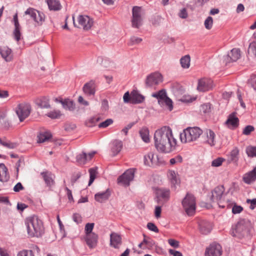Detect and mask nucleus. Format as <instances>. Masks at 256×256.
Returning a JSON list of instances; mask_svg holds the SVG:
<instances>
[{
    "label": "nucleus",
    "mask_w": 256,
    "mask_h": 256,
    "mask_svg": "<svg viewBox=\"0 0 256 256\" xmlns=\"http://www.w3.org/2000/svg\"><path fill=\"white\" fill-rule=\"evenodd\" d=\"M139 133L144 142H150L149 130L148 128H142L140 130Z\"/></svg>",
    "instance_id": "obj_39"
},
{
    "label": "nucleus",
    "mask_w": 256,
    "mask_h": 256,
    "mask_svg": "<svg viewBox=\"0 0 256 256\" xmlns=\"http://www.w3.org/2000/svg\"><path fill=\"white\" fill-rule=\"evenodd\" d=\"M170 190L166 188H158L156 191V200L158 203L163 204L166 202L170 198Z\"/></svg>",
    "instance_id": "obj_12"
},
{
    "label": "nucleus",
    "mask_w": 256,
    "mask_h": 256,
    "mask_svg": "<svg viewBox=\"0 0 256 256\" xmlns=\"http://www.w3.org/2000/svg\"><path fill=\"white\" fill-rule=\"evenodd\" d=\"M98 240V236L95 233L86 235L85 237L86 243L90 248H95L97 245Z\"/></svg>",
    "instance_id": "obj_24"
},
{
    "label": "nucleus",
    "mask_w": 256,
    "mask_h": 256,
    "mask_svg": "<svg viewBox=\"0 0 256 256\" xmlns=\"http://www.w3.org/2000/svg\"><path fill=\"white\" fill-rule=\"evenodd\" d=\"M89 172L90 174V178L88 182V186H90L96 178L97 174V168H90L89 170Z\"/></svg>",
    "instance_id": "obj_44"
},
{
    "label": "nucleus",
    "mask_w": 256,
    "mask_h": 256,
    "mask_svg": "<svg viewBox=\"0 0 256 256\" xmlns=\"http://www.w3.org/2000/svg\"><path fill=\"white\" fill-rule=\"evenodd\" d=\"M36 104L42 108H50L49 104V99L46 96L38 98L35 100Z\"/></svg>",
    "instance_id": "obj_31"
},
{
    "label": "nucleus",
    "mask_w": 256,
    "mask_h": 256,
    "mask_svg": "<svg viewBox=\"0 0 256 256\" xmlns=\"http://www.w3.org/2000/svg\"><path fill=\"white\" fill-rule=\"evenodd\" d=\"M152 96L154 98H156L158 100L159 103H162V101L168 97L166 91L164 89L161 90L158 92L153 94Z\"/></svg>",
    "instance_id": "obj_38"
},
{
    "label": "nucleus",
    "mask_w": 256,
    "mask_h": 256,
    "mask_svg": "<svg viewBox=\"0 0 256 256\" xmlns=\"http://www.w3.org/2000/svg\"><path fill=\"white\" fill-rule=\"evenodd\" d=\"M242 178L244 182L247 184H250L255 181L256 180V167L254 168L252 170L245 174Z\"/></svg>",
    "instance_id": "obj_28"
},
{
    "label": "nucleus",
    "mask_w": 256,
    "mask_h": 256,
    "mask_svg": "<svg viewBox=\"0 0 256 256\" xmlns=\"http://www.w3.org/2000/svg\"><path fill=\"white\" fill-rule=\"evenodd\" d=\"M123 99L125 102L136 104L142 102L144 100V97L140 94L138 91L134 90L130 94L128 92H126L124 95Z\"/></svg>",
    "instance_id": "obj_8"
},
{
    "label": "nucleus",
    "mask_w": 256,
    "mask_h": 256,
    "mask_svg": "<svg viewBox=\"0 0 256 256\" xmlns=\"http://www.w3.org/2000/svg\"><path fill=\"white\" fill-rule=\"evenodd\" d=\"M65 190L66 191V195L68 198V203L72 204L74 202V200L72 197V193L70 190L68 188H65Z\"/></svg>",
    "instance_id": "obj_58"
},
{
    "label": "nucleus",
    "mask_w": 256,
    "mask_h": 256,
    "mask_svg": "<svg viewBox=\"0 0 256 256\" xmlns=\"http://www.w3.org/2000/svg\"><path fill=\"white\" fill-rule=\"evenodd\" d=\"M78 25L76 26L75 22L74 24L76 26L82 28L84 30H88L92 26L94 20L87 15H79L77 18Z\"/></svg>",
    "instance_id": "obj_7"
},
{
    "label": "nucleus",
    "mask_w": 256,
    "mask_h": 256,
    "mask_svg": "<svg viewBox=\"0 0 256 256\" xmlns=\"http://www.w3.org/2000/svg\"><path fill=\"white\" fill-rule=\"evenodd\" d=\"M182 158L180 156H178L174 158H171L170 160V162L172 165H174L176 164L182 162Z\"/></svg>",
    "instance_id": "obj_59"
},
{
    "label": "nucleus",
    "mask_w": 256,
    "mask_h": 256,
    "mask_svg": "<svg viewBox=\"0 0 256 256\" xmlns=\"http://www.w3.org/2000/svg\"><path fill=\"white\" fill-rule=\"evenodd\" d=\"M162 81V75L158 72H156L147 76L145 84L147 87H152L158 84Z\"/></svg>",
    "instance_id": "obj_11"
},
{
    "label": "nucleus",
    "mask_w": 256,
    "mask_h": 256,
    "mask_svg": "<svg viewBox=\"0 0 256 256\" xmlns=\"http://www.w3.org/2000/svg\"><path fill=\"white\" fill-rule=\"evenodd\" d=\"M134 178V170L129 169L126 171L122 176L118 178V183L122 186H128Z\"/></svg>",
    "instance_id": "obj_10"
},
{
    "label": "nucleus",
    "mask_w": 256,
    "mask_h": 256,
    "mask_svg": "<svg viewBox=\"0 0 256 256\" xmlns=\"http://www.w3.org/2000/svg\"><path fill=\"white\" fill-rule=\"evenodd\" d=\"M240 56V51L238 48H233L227 56L226 62H236Z\"/></svg>",
    "instance_id": "obj_26"
},
{
    "label": "nucleus",
    "mask_w": 256,
    "mask_h": 256,
    "mask_svg": "<svg viewBox=\"0 0 256 256\" xmlns=\"http://www.w3.org/2000/svg\"><path fill=\"white\" fill-rule=\"evenodd\" d=\"M190 58L189 55L182 56L180 60L181 66L184 68H188L190 66Z\"/></svg>",
    "instance_id": "obj_41"
},
{
    "label": "nucleus",
    "mask_w": 256,
    "mask_h": 256,
    "mask_svg": "<svg viewBox=\"0 0 256 256\" xmlns=\"http://www.w3.org/2000/svg\"><path fill=\"white\" fill-rule=\"evenodd\" d=\"M254 130V128L252 126H247L243 130L242 134L244 135H249Z\"/></svg>",
    "instance_id": "obj_57"
},
{
    "label": "nucleus",
    "mask_w": 256,
    "mask_h": 256,
    "mask_svg": "<svg viewBox=\"0 0 256 256\" xmlns=\"http://www.w3.org/2000/svg\"><path fill=\"white\" fill-rule=\"evenodd\" d=\"M0 54L6 61L10 62L12 60L13 56L12 50L8 46L0 47Z\"/></svg>",
    "instance_id": "obj_29"
},
{
    "label": "nucleus",
    "mask_w": 256,
    "mask_h": 256,
    "mask_svg": "<svg viewBox=\"0 0 256 256\" xmlns=\"http://www.w3.org/2000/svg\"><path fill=\"white\" fill-rule=\"evenodd\" d=\"M204 25L206 29L210 30L213 25V19L211 16H208L204 20Z\"/></svg>",
    "instance_id": "obj_51"
},
{
    "label": "nucleus",
    "mask_w": 256,
    "mask_h": 256,
    "mask_svg": "<svg viewBox=\"0 0 256 256\" xmlns=\"http://www.w3.org/2000/svg\"><path fill=\"white\" fill-rule=\"evenodd\" d=\"M52 134L49 130L44 128H40L37 134V142L43 143L52 138Z\"/></svg>",
    "instance_id": "obj_16"
},
{
    "label": "nucleus",
    "mask_w": 256,
    "mask_h": 256,
    "mask_svg": "<svg viewBox=\"0 0 256 256\" xmlns=\"http://www.w3.org/2000/svg\"><path fill=\"white\" fill-rule=\"evenodd\" d=\"M110 192L108 189L104 192L96 193L94 196V198L98 202H103L106 200L110 196Z\"/></svg>",
    "instance_id": "obj_32"
},
{
    "label": "nucleus",
    "mask_w": 256,
    "mask_h": 256,
    "mask_svg": "<svg viewBox=\"0 0 256 256\" xmlns=\"http://www.w3.org/2000/svg\"><path fill=\"white\" fill-rule=\"evenodd\" d=\"M0 144L1 145L3 146H5L10 149L15 148L18 146V144L16 143L4 141L1 138H0Z\"/></svg>",
    "instance_id": "obj_43"
},
{
    "label": "nucleus",
    "mask_w": 256,
    "mask_h": 256,
    "mask_svg": "<svg viewBox=\"0 0 256 256\" xmlns=\"http://www.w3.org/2000/svg\"><path fill=\"white\" fill-rule=\"evenodd\" d=\"M17 256H34L32 250H22L18 252Z\"/></svg>",
    "instance_id": "obj_55"
},
{
    "label": "nucleus",
    "mask_w": 256,
    "mask_h": 256,
    "mask_svg": "<svg viewBox=\"0 0 256 256\" xmlns=\"http://www.w3.org/2000/svg\"><path fill=\"white\" fill-rule=\"evenodd\" d=\"M12 21L14 26V29L12 33L14 38L16 41L19 42L21 39L22 33L20 32L21 27L18 22L17 13L14 16Z\"/></svg>",
    "instance_id": "obj_17"
},
{
    "label": "nucleus",
    "mask_w": 256,
    "mask_h": 256,
    "mask_svg": "<svg viewBox=\"0 0 256 256\" xmlns=\"http://www.w3.org/2000/svg\"><path fill=\"white\" fill-rule=\"evenodd\" d=\"M206 138V142L211 146L216 144V138L215 132L211 129H206L204 132Z\"/></svg>",
    "instance_id": "obj_20"
},
{
    "label": "nucleus",
    "mask_w": 256,
    "mask_h": 256,
    "mask_svg": "<svg viewBox=\"0 0 256 256\" xmlns=\"http://www.w3.org/2000/svg\"><path fill=\"white\" fill-rule=\"evenodd\" d=\"M95 152H92L88 154L82 152L76 156V161L80 164H84L88 161L90 160L95 154Z\"/></svg>",
    "instance_id": "obj_23"
},
{
    "label": "nucleus",
    "mask_w": 256,
    "mask_h": 256,
    "mask_svg": "<svg viewBox=\"0 0 256 256\" xmlns=\"http://www.w3.org/2000/svg\"><path fill=\"white\" fill-rule=\"evenodd\" d=\"M32 107L30 104L26 102L19 104L16 108V112H30Z\"/></svg>",
    "instance_id": "obj_36"
},
{
    "label": "nucleus",
    "mask_w": 256,
    "mask_h": 256,
    "mask_svg": "<svg viewBox=\"0 0 256 256\" xmlns=\"http://www.w3.org/2000/svg\"><path fill=\"white\" fill-rule=\"evenodd\" d=\"M122 244V238L118 234L112 232L110 235V244L116 248H119Z\"/></svg>",
    "instance_id": "obj_25"
},
{
    "label": "nucleus",
    "mask_w": 256,
    "mask_h": 256,
    "mask_svg": "<svg viewBox=\"0 0 256 256\" xmlns=\"http://www.w3.org/2000/svg\"><path fill=\"white\" fill-rule=\"evenodd\" d=\"M122 148V142L119 140H114L112 143V152L114 156L118 154Z\"/></svg>",
    "instance_id": "obj_35"
},
{
    "label": "nucleus",
    "mask_w": 256,
    "mask_h": 256,
    "mask_svg": "<svg viewBox=\"0 0 256 256\" xmlns=\"http://www.w3.org/2000/svg\"><path fill=\"white\" fill-rule=\"evenodd\" d=\"M144 242H145L146 248L152 249L155 245L154 240L150 238H144Z\"/></svg>",
    "instance_id": "obj_49"
},
{
    "label": "nucleus",
    "mask_w": 256,
    "mask_h": 256,
    "mask_svg": "<svg viewBox=\"0 0 256 256\" xmlns=\"http://www.w3.org/2000/svg\"><path fill=\"white\" fill-rule=\"evenodd\" d=\"M240 156V149L237 146H234L227 154V162L228 164L233 163L237 164Z\"/></svg>",
    "instance_id": "obj_18"
},
{
    "label": "nucleus",
    "mask_w": 256,
    "mask_h": 256,
    "mask_svg": "<svg viewBox=\"0 0 256 256\" xmlns=\"http://www.w3.org/2000/svg\"><path fill=\"white\" fill-rule=\"evenodd\" d=\"M100 120V117L98 115L89 116L86 119L84 125L87 127L94 126Z\"/></svg>",
    "instance_id": "obj_33"
},
{
    "label": "nucleus",
    "mask_w": 256,
    "mask_h": 256,
    "mask_svg": "<svg viewBox=\"0 0 256 256\" xmlns=\"http://www.w3.org/2000/svg\"><path fill=\"white\" fill-rule=\"evenodd\" d=\"M142 40V38L134 36H132L130 38V42L128 43L129 46H132L136 44H138Z\"/></svg>",
    "instance_id": "obj_52"
},
{
    "label": "nucleus",
    "mask_w": 256,
    "mask_h": 256,
    "mask_svg": "<svg viewBox=\"0 0 256 256\" xmlns=\"http://www.w3.org/2000/svg\"><path fill=\"white\" fill-rule=\"evenodd\" d=\"M45 18L44 14L38 11V14L36 16V18L34 19V20L38 24V25H41L43 22H44Z\"/></svg>",
    "instance_id": "obj_48"
},
{
    "label": "nucleus",
    "mask_w": 256,
    "mask_h": 256,
    "mask_svg": "<svg viewBox=\"0 0 256 256\" xmlns=\"http://www.w3.org/2000/svg\"><path fill=\"white\" fill-rule=\"evenodd\" d=\"M94 223H88L86 224L84 228L86 236L90 234H94V232H92L94 228Z\"/></svg>",
    "instance_id": "obj_50"
},
{
    "label": "nucleus",
    "mask_w": 256,
    "mask_h": 256,
    "mask_svg": "<svg viewBox=\"0 0 256 256\" xmlns=\"http://www.w3.org/2000/svg\"><path fill=\"white\" fill-rule=\"evenodd\" d=\"M248 222L244 220H240L232 228V234L239 238L244 236L248 232Z\"/></svg>",
    "instance_id": "obj_6"
},
{
    "label": "nucleus",
    "mask_w": 256,
    "mask_h": 256,
    "mask_svg": "<svg viewBox=\"0 0 256 256\" xmlns=\"http://www.w3.org/2000/svg\"><path fill=\"white\" fill-rule=\"evenodd\" d=\"M10 178L8 170L4 164H0V181L6 182Z\"/></svg>",
    "instance_id": "obj_30"
},
{
    "label": "nucleus",
    "mask_w": 256,
    "mask_h": 256,
    "mask_svg": "<svg viewBox=\"0 0 256 256\" xmlns=\"http://www.w3.org/2000/svg\"><path fill=\"white\" fill-rule=\"evenodd\" d=\"M248 51L251 52L256 56V41L250 43Z\"/></svg>",
    "instance_id": "obj_63"
},
{
    "label": "nucleus",
    "mask_w": 256,
    "mask_h": 256,
    "mask_svg": "<svg viewBox=\"0 0 256 256\" xmlns=\"http://www.w3.org/2000/svg\"><path fill=\"white\" fill-rule=\"evenodd\" d=\"M213 110L212 104L210 103H206L201 105L200 110L202 112H210Z\"/></svg>",
    "instance_id": "obj_47"
},
{
    "label": "nucleus",
    "mask_w": 256,
    "mask_h": 256,
    "mask_svg": "<svg viewBox=\"0 0 256 256\" xmlns=\"http://www.w3.org/2000/svg\"><path fill=\"white\" fill-rule=\"evenodd\" d=\"M142 8L134 6L132 10V25L133 28H139L142 25Z\"/></svg>",
    "instance_id": "obj_9"
},
{
    "label": "nucleus",
    "mask_w": 256,
    "mask_h": 256,
    "mask_svg": "<svg viewBox=\"0 0 256 256\" xmlns=\"http://www.w3.org/2000/svg\"><path fill=\"white\" fill-rule=\"evenodd\" d=\"M164 102L166 106L167 107L168 109L170 111H172L173 109V102L172 100L167 97L165 100L162 101V102Z\"/></svg>",
    "instance_id": "obj_53"
},
{
    "label": "nucleus",
    "mask_w": 256,
    "mask_h": 256,
    "mask_svg": "<svg viewBox=\"0 0 256 256\" xmlns=\"http://www.w3.org/2000/svg\"><path fill=\"white\" fill-rule=\"evenodd\" d=\"M182 205L188 216H192L194 214L196 201L193 194L188 193L182 201Z\"/></svg>",
    "instance_id": "obj_5"
},
{
    "label": "nucleus",
    "mask_w": 256,
    "mask_h": 256,
    "mask_svg": "<svg viewBox=\"0 0 256 256\" xmlns=\"http://www.w3.org/2000/svg\"><path fill=\"white\" fill-rule=\"evenodd\" d=\"M167 176L172 186H175L180 184V180L178 174L175 171L169 170L167 173Z\"/></svg>",
    "instance_id": "obj_27"
},
{
    "label": "nucleus",
    "mask_w": 256,
    "mask_h": 256,
    "mask_svg": "<svg viewBox=\"0 0 256 256\" xmlns=\"http://www.w3.org/2000/svg\"><path fill=\"white\" fill-rule=\"evenodd\" d=\"M48 8L51 10L56 11L62 8V6L58 0H46Z\"/></svg>",
    "instance_id": "obj_34"
},
{
    "label": "nucleus",
    "mask_w": 256,
    "mask_h": 256,
    "mask_svg": "<svg viewBox=\"0 0 256 256\" xmlns=\"http://www.w3.org/2000/svg\"><path fill=\"white\" fill-rule=\"evenodd\" d=\"M43 178L48 186H51L54 182L52 174L48 172H43L41 173Z\"/></svg>",
    "instance_id": "obj_40"
},
{
    "label": "nucleus",
    "mask_w": 256,
    "mask_h": 256,
    "mask_svg": "<svg viewBox=\"0 0 256 256\" xmlns=\"http://www.w3.org/2000/svg\"><path fill=\"white\" fill-rule=\"evenodd\" d=\"M243 210L242 206H238L236 204H234V205L232 208V212L234 214H238L241 212Z\"/></svg>",
    "instance_id": "obj_60"
},
{
    "label": "nucleus",
    "mask_w": 256,
    "mask_h": 256,
    "mask_svg": "<svg viewBox=\"0 0 256 256\" xmlns=\"http://www.w3.org/2000/svg\"><path fill=\"white\" fill-rule=\"evenodd\" d=\"M144 162L145 165L149 166L157 165L158 164V156L154 152H148L144 156Z\"/></svg>",
    "instance_id": "obj_15"
},
{
    "label": "nucleus",
    "mask_w": 256,
    "mask_h": 256,
    "mask_svg": "<svg viewBox=\"0 0 256 256\" xmlns=\"http://www.w3.org/2000/svg\"><path fill=\"white\" fill-rule=\"evenodd\" d=\"M246 152L249 158L256 157V146L250 145L247 146L246 148Z\"/></svg>",
    "instance_id": "obj_42"
},
{
    "label": "nucleus",
    "mask_w": 256,
    "mask_h": 256,
    "mask_svg": "<svg viewBox=\"0 0 256 256\" xmlns=\"http://www.w3.org/2000/svg\"><path fill=\"white\" fill-rule=\"evenodd\" d=\"M238 124L239 120L234 114H230L225 122V125L231 130L235 129Z\"/></svg>",
    "instance_id": "obj_22"
},
{
    "label": "nucleus",
    "mask_w": 256,
    "mask_h": 256,
    "mask_svg": "<svg viewBox=\"0 0 256 256\" xmlns=\"http://www.w3.org/2000/svg\"><path fill=\"white\" fill-rule=\"evenodd\" d=\"M96 88L95 81L91 80L84 84L82 90L84 94L88 96H94L96 92Z\"/></svg>",
    "instance_id": "obj_19"
},
{
    "label": "nucleus",
    "mask_w": 256,
    "mask_h": 256,
    "mask_svg": "<svg viewBox=\"0 0 256 256\" xmlns=\"http://www.w3.org/2000/svg\"><path fill=\"white\" fill-rule=\"evenodd\" d=\"M154 139L156 149L161 152H170L176 150L177 146V140L169 126H164L157 130Z\"/></svg>",
    "instance_id": "obj_1"
},
{
    "label": "nucleus",
    "mask_w": 256,
    "mask_h": 256,
    "mask_svg": "<svg viewBox=\"0 0 256 256\" xmlns=\"http://www.w3.org/2000/svg\"><path fill=\"white\" fill-rule=\"evenodd\" d=\"M30 113H16V116L18 118L20 122H22L26 118H28Z\"/></svg>",
    "instance_id": "obj_61"
},
{
    "label": "nucleus",
    "mask_w": 256,
    "mask_h": 256,
    "mask_svg": "<svg viewBox=\"0 0 256 256\" xmlns=\"http://www.w3.org/2000/svg\"><path fill=\"white\" fill-rule=\"evenodd\" d=\"M74 106L75 104L72 100L65 98V110L72 111L74 108Z\"/></svg>",
    "instance_id": "obj_46"
},
{
    "label": "nucleus",
    "mask_w": 256,
    "mask_h": 256,
    "mask_svg": "<svg viewBox=\"0 0 256 256\" xmlns=\"http://www.w3.org/2000/svg\"><path fill=\"white\" fill-rule=\"evenodd\" d=\"M224 188L222 186L216 187L211 192L210 199L212 203H216L219 207L224 208H230V201H225L223 198Z\"/></svg>",
    "instance_id": "obj_4"
},
{
    "label": "nucleus",
    "mask_w": 256,
    "mask_h": 256,
    "mask_svg": "<svg viewBox=\"0 0 256 256\" xmlns=\"http://www.w3.org/2000/svg\"><path fill=\"white\" fill-rule=\"evenodd\" d=\"M196 98V96H192L190 95H184L180 99V100L184 103H190L195 100Z\"/></svg>",
    "instance_id": "obj_45"
},
{
    "label": "nucleus",
    "mask_w": 256,
    "mask_h": 256,
    "mask_svg": "<svg viewBox=\"0 0 256 256\" xmlns=\"http://www.w3.org/2000/svg\"><path fill=\"white\" fill-rule=\"evenodd\" d=\"M113 120L112 118H108L106 120L100 122L98 124V127L100 128H106L113 123Z\"/></svg>",
    "instance_id": "obj_54"
},
{
    "label": "nucleus",
    "mask_w": 256,
    "mask_h": 256,
    "mask_svg": "<svg viewBox=\"0 0 256 256\" xmlns=\"http://www.w3.org/2000/svg\"><path fill=\"white\" fill-rule=\"evenodd\" d=\"M0 124L2 128L6 130H8L12 127V124L6 118L5 113H0Z\"/></svg>",
    "instance_id": "obj_37"
},
{
    "label": "nucleus",
    "mask_w": 256,
    "mask_h": 256,
    "mask_svg": "<svg viewBox=\"0 0 256 256\" xmlns=\"http://www.w3.org/2000/svg\"><path fill=\"white\" fill-rule=\"evenodd\" d=\"M147 228H148L152 232H158V229L157 228V226L153 223L152 222H148L147 224Z\"/></svg>",
    "instance_id": "obj_62"
},
{
    "label": "nucleus",
    "mask_w": 256,
    "mask_h": 256,
    "mask_svg": "<svg viewBox=\"0 0 256 256\" xmlns=\"http://www.w3.org/2000/svg\"><path fill=\"white\" fill-rule=\"evenodd\" d=\"M162 208L160 206H156L154 209V216L157 219L161 217Z\"/></svg>",
    "instance_id": "obj_64"
},
{
    "label": "nucleus",
    "mask_w": 256,
    "mask_h": 256,
    "mask_svg": "<svg viewBox=\"0 0 256 256\" xmlns=\"http://www.w3.org/2000/svg\"><path fill=\"white\" fill-rule=\"evenodd\" d=\"M222 254V246L218 244L212 243L206 248L205 256H220Z\"/></svg>",
    "instance_id": "obj_13"
},
{
    "label": "nucleus",
    "mask_w": 256,
    "mask_h": 256,
    "mask_svg": "<svg viewBox=\"0 0 256 256\" xmlns=\"http://www.w3.org/2000/svg\"><path fill=\"white\" fill-rule=\"evenodd\" d=\"M28 234L31 237H38L44 232L42 221L36 216L27 218L25 220Z\"/></svg>",
    "instance_id": "obj_2"
},
{
    "label": "nucleus",
    "mask_w": 256,
    "mask_h": 256,
    "mask_svg": "<svg viewBox=\"0 0 256 256\" xmlns=\"http://www.w3.org/2000/svg\"><path fill=\"white\" fill-rule=\"evenodd\" d=\"M224 161V159L222 158H218L212 160V166L214 167H218L222 165Z\"/></svg>",
    "instance_id": "obj_56"
},
{
    "label": "nucleus",
    "mask_w": 256,
    "mask_h": 256,
    "mask_svg": "<svg viewBox=\"0 0 256 256\" xmlns=\"http://www.w3.org/2000/svg\"><path fill=\"white\" fill-rule=\"evenodd\" d=\"M212 88V81L210 79L203 78L198 80L197 90L200 92H205L210 90Z\"/></svg>",
    "instance_id": "obj_14"
},
{
    "label": "nucleus",
    "mask_w": 256,
    "mask_h": 256,
    "mask_svg": "<svg viewBox=\"0 0 256 256\" xmlns=\"http://www.w3.org/2000/svg\"><path fill=\"white\" fill-rule=\"evenodd\" d=\"M198 225L199 231L203 234H209L212 229V224L204 220H200Z\"/></svg>",
    "instance_id": "obj_21"
},
{
    "label": "nucleus",
    "mask_w": 256,
    "mask_h": 256,
    "mask_svg": "<svg viewBox=\"0 0 256 256\" xmlns=\"http://www.w3.org/2000/svg\"><path fill=\"white\" fill-rule=\"evenodd\" d=\"M203 132L199 127H188L180 134V138L182 143L191 142L196 140Z\"/></svg>",
    "instance_id": "obj_3"
}]
</instances>
